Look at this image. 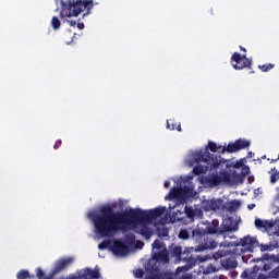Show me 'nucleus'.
I'll list each match as a JSON object with an SVG mask.
<instances>
[{
    "label": "nucleus",
    "mask_w": 279,
    "mask_h": 279,
    "mask_svg": "<svg viewBox=\"0 0 279 279\" xmlns=\"http://www.w3.org/2000/svg\"><path fill=\"white\" fill-rule=\"evenodd\" d=\"M223 199L218 198V199H210L204 203V210L206 213H209V210H223Z\"/></svg>",
    "instance_id": "15"
},
{
    "label": "nucleus",
    "mask_w": 279,
    "mask_h": 279,
    "mask_svg": "<svg viewBox=\"0 0 279 279\" xmlns=\"http://www.w3.org/2000/svg\"><path fill=\"white\" fill-rule=\"evenodd\" d=\"M111 252L116 256H128L130 254V247L123 242V240H114L111 246Z\"/></svg>",
    "instance_id": "12"
},
{
    "label": "nucleus",
    "mask_w": 279,
    "mask_h": 279,
    "mask_svg": "<svg viewBox=\"0 0 279 279\" xmlns=\"http://www.w3.org/2000/svg\"><path fill=\"white\" fill-rule=\"evenodd\" d=\"M270 278L272 279H279V266L272 269L269 274Z\"/></svg>",
    "instance_id": "28"
},
{
    "label": "nucleus",
    "mask_w": 279,
    "mask_h": 279,
    "mask_svg": "<svg viewBox=\"0 0 279 279\" xmlns=\"http://www.w3.org/2000/svg\"><path fill=\"white\" fill-rule=\"evenodd\" d=\"M228 254V251L221 250V251H217L213 254V258L214 260H223V257Z\"/></svg>",
    "instance_id": "22"
},
{
    "label": "nucleus",
    "mask_w": 279,
    "mask_h": 279,
    "mask_svg": "<svg viewBox=\"0 0 279 279\" xmlns=\"http://www.w3.org/2000/svg\"><path fill=\"white\" fill-rule=\"evenodd\" d=\"M255 228L260 232H267L268 236H279V230L274 229V220L256 218Z\"/></svg>",
    "instance_id": "10"
},
{
    "label": "nucleus",
    "mask_w": 279,
    "mask_h": 279,
    "mask_svg": "<svg viewBox=\"0 0 279 279\" xmlns=\"http://www.w3.org/2000/svg\"><path fill=\"white\" fill-rule=\"evenodd\" d=\"M257 267H258V269H260L262 274L264 271H269V269H271V266L269 264L259 265Z\"/></svg>",
    "instance_id": "31"
},
{
    "label": "nucleus",
    "mask_w": 279,
    "mask_h": 279,
    "mask_svg": "<svg viewBox=\"0 0 279 279\" xmlns=\"http://www.w3.org/2000/svg\"><path fill=\"white\" fill-rule=\"evenodd\" d=\"M138 234L144 236L145 239L149 240L151 236H154V231H151V228H149L147 225L142 223L138 229Z\"/></svg>",
    "instance_id": "16"
},
{
    "label": "nucleus",
    "mask_w": 279,
    "mask_h": 279,
    "mask_svg": "<svg viewBox=\"0 0 279 279\" xmlns=\"http://www.w3.org/2000/svg\"><path fill=\"white\" fill-rule=\"evenodd\" d=\"M236 256H241V253L234 248L232 252H228L222 259H220V265L226 271H231V269H236L239 267V262Z\"/></svg>",
    "instance_id": "7"
},
{
    "label": "nucleus",
    "mask_w": 279,
    "mask_h": 279,
    "mask_svg": "<svg viewBox=\"0 0 279 279\" xmlns=\"http://www.w3.org/2000/svg\"><path fill=\"white\" fill-rule=\"evenodd\" d=\"M154 250H167L165 247V242H162L160 240H155L153 243V254H154Z\"/></svg>",
    "instance_id": "23"
},
{
    "label": "nucleus",
    "mask_w": 279,
    "mask_h": 279,
    "mask_svg": "<svg viewBox=\"0 0 279 279\" xmlns=\"http://www.w3.org/2000/svg\"><path fill=\"white\" fill-rule=\"evenodd\" d=\"M259 243L258 240L252 235H246L240 240L238 244H235L236 252H240L239 254H243V252H254L256 247H258Z\"/></svg>",
    "instance_id": "6"
},
{
    "label": "nucleus",
    "mask_w": 279,
    "mask_h": 279,
    "mask_svg": "<svg viewBox=\"0 0 279 279\" xmlns=\"http://www.w3.org/2000/svg\"><path fill=\"white\" fill-rule=\"evenodd\" d=\"M76 34H74L73 38H75Z\"/></svg>",
    "instance_id": "53"
},
{
    "label": "nucleus",
    "mask_w": 279,
    "mask_h": 279,
    "mask_svg": "<svg viewBox=\"0 0 279 279\" xmlns=\"http://www.w3.org/2000/svg\"><path fill=\"white\" fill-rule=\"evenodd\" d=\"M60 145H62V141L58 140V141L54 143L53 148H54V149H60Z\"/></svg>",
    "instance_id": "40"
},
{
    "label": "nucleus",
    "mask_w": 279,
    "mask_h": 279,
    "mask_svg": "<svg viewBox=\"0 0 279 279\" xmlns=\"http://www.w3.org/2000/svg\"><path fill=\"white\" fill-rule=\"evenodd\" d=\"M16 278L17 279H29V278H34V275H29L28 270L22 269L16 274Z\"/></svg>",
    "instance_id": "21"
},
{
    "label": "nucleus",
    "mask_w": 279,
    "mask_h": 279,
    "mask_svg": "<svg viewBox=\"0 0 279 279\" xmlns=\"http://www.w3.org/2000/svg\"><path fill=\"white\" fill-rule=\"evenodd\" d=\"M275 202H278V204H279V194L276 195Z\"/></svg>",
    "instance_id": "48"
},
{
    "label": "nucleus",
    "mask_w": 279,
    "mask_h": 279,
    "mask_svg": "<svg viewBox=\"0 0 279 279\" xmlns=\"http://www.w3.org/2000/svg\"><path fill=\"white\" fill-rule=\"evenodd\" d=\"M71 263H73V257L71 258Z\"/></svg>",
    "instance_id": "52"
},
{
    "label": "nucleus",
    "mask_w": 279,
    "mask_h": 279,
    "mask_svg": "<svg viewBox=\"0 0 279 279\" xmlns=\"http://www.w3.org/2000/svg\"><path fill=\"white\" fill-rule=\"evenodd\" d=\"M112 242H110V240H104L99 245H98V250H108V247H112Z\"/></svg>",
    "instance_id": "25"
},
{
    "label": "nucleus",
    "mask_w": 279,
    "mask_h": 279,
    "mask_svg": "<svg viewBox=\"0 0 279 279\" xmlns=\"http://www.w3.org/2000/svg\"><path fill=\"white\" fill-rule=\"evenodd\" d=\"M168 234H169V231L167 229H162L161 232L158 231L159 236H168Z\"/></svg>",
    "instance_id": "37"
},
{
    "label": "nucleus",
    "mask_w": 279,
    "mask_h": 279,
    "mask_svg": "<svg viewBox=\"0 0 279 279\" xmlns=\"http://www.w3.org/2000/svg\"><path fill=\"white\" fill-rule=\"evenodd\" d=\"M221 149H223V147L217 146V143L209 142L207 148L194 153L193 158L196 161V166L193 168L194 175H204V173H208V171L219 169L221 162H226V160L221 159L220 156L218 157L217 155L210 154V150L214 154L217 151L221 154Z\"/></svg>",
    "instance_id": "3"
},
{
    "label": "nucleus",
    "mask_w": 279,
    "mask_h": 279,
    "mask_svg": "<svg viewBox=\"0 0 279 279\" xmlns=\"http://www.w3.org/2000/svg\"><path fill=\"white\" fill-rule=\"evenodd\" d=\"M214 271H217V268H215L213 265H209L207 266V269L204 270V274H214Z\"/></svg>",
    "instance_id": "32"
},
{
    "label": "nucleus",
    "mask_w": 279,
    "mask_h": 279,
    "mask_svg": "<svg viewBox=\"0 0 279 279\" xmlns=\"http://www.w3.org/2000/svg\"><path fill=\"white\" fill-rule=\"evenodd\" d=\"M166 210L167 207H156L148 211L141 208L130 209V211H114V206L105 205L99 208V211H89L87 217L94 223L96 234L106 239L114 236L117 232L125 230L132 223H151L165 215Z\"/></svg>",
    "instance_id": "1"
},
{
    "label": "nucleus",
    "mask_w": 279,
    "mask_h": 279,
    "mask_svg": "<svg viewBox=\"0 0 279 279\" xmlns=\"http://www.w3.org/2000/svg\"><path fill=\"white\" fill-rule=\"evenodd\" d=\"M101 275L99 274V268H86L82 270L77 277L72 276L71 279H99Z\"/></svg>",
    "instance_id": "14"
},
{
    "label": "nucleus",
    "mask_w": 279,
    "mask_h": 279,
    "mask_svg": "<svg viewBox=\"0 0 279 279\" xmlns=\"http://www.w3.org/2000/svg\"><path fill=\"white\" fill-rule=\"evenodd\" d=\"M274 64L268 63V64H263L259 65L260 71H263V73H267V71H271V69H274Z\"/></svg>",
    "instance_id": "26"
},
{
    "label": "nucleus",
    "mask_w": 279,
    "mask_h": 279,
    "mask_svg": "<svg viewBox=\"0 0 279 279\" xmlns=\"http://www.w3.org/2000/svg\"><path fill=\"white\" fill-rule=\"evenodd\" d=\"M270 175V182L271 184H276L279 180V171L276 168H271L270 171H268Z\"/></svg>",
    "instance_id": "20"
},
{
    "label": "nucleus",
    "mask_w": 279,
    "mask_h": 279,
    "mask_svg": "<svg viewBox=\"0 0 279 279\" xmlns=\"http://www.w3.org/2000/svg\"><path fill=\"white\" fill-rule=\"evenodd\" d=\"M126 241H128V243H134V241H136V238L134 236V235H129V236H126Z\"/></svg>",
    "instance_id": "38"
},
{
    "label": "nucleus",
    "mask_w": 279,
    "mask_h": 279,
    "mask_svg": "<svg viewBox=\"0 0 279 279\" xmlns=\"http://www.w3.org/2000/svg\"><path fill=\"white\" fill-rule=\"evenodd\" d=\"M277 161H278V158H277V159H275V160H274V159L271 160V162H277Z\"/></svg>",
    "instance_id": "51"
},
{
    "label": "nucleus",
    "mask_w": 279,
    "mask_h": 279,
    "mask_svg": "<svg viewBox=\"0 0 279 279\" xmlns=\"http://www.w3.org/2000/svg\"><path fill=\"white\" fill-rule=\"evenodd\" d=\"M191 238V233H189V230L181 229L179 232V239H182L183 241H186V239Z\"/></svg>",
    "instance_id": "24"
},
{
    "label": "nucleus",
    "mask_w": 279,
    "mask_h": 279,
    "mask_svg": "<svg viewBox=\"0 0 279 279\" xmlns=\"http://www.w3.org/2000/svg\"><path fill=\"white\" fill-rule=\"evenodd\" d=\"M252 145V142L243 138L236 140L234 143H229L228 146H223L220 150V154H236V151H241V149H247Z\"/></svg>",
    "instance_id": "11"
},
{
    "label": "nucleus",
    "mask_w": 279,
    "mask_h": 279,
    "mask_svg": "<svg viewBox=\"0 0 279 279\" xmlns=\"http://www.w3.org/2000/svg\"><path fill=\"white\" fill-rule=\"evenodd\" d=\"M163 186H165V189H169V186H171V182L165 181Z\"/></svg>",
    "instance_id": "43"
},
{
    "label": "nucleus",
    "mask_w": 279,
    "mask_h": 279,
    "mask_svg": "<svg viewBox=\"0 0 279 279\" xmlns=\"http://www.w3.org/2000/svg\"><path fill=\"white\" fill-rule=\"evenodd\" d=\"M260 252H274V250H278L279 243L278 241L270 242L268 244H259L258 245Z\"/></svg>",
    "instance_id": "18"
},
{
    "label": "nucleus",
    "mask_w": 279,
    "mask_h": 279,
    "mask_svg": "<svg viewBox=\"0 0 279 279\" xmlns=\"http://www.w3.org/2000/svg\"><path fill=\"white\" fill-rule=\"evenodd\" d=\"M72 14L71 16H80L81 12L86 10V13L83 16H88L90 10L95 8L93 0H72L71 1Z\"/></svg>",
    "instance_id": "5"
},
{
    "label": "nucleus",
    "mask_w": 279,
    "mask_h": 279,
    "mask_svg": "<svg viewBox=\"0 0 279 279\" xmlns=\"http://www.w3.org/2000/svg\"><path fill=\"white\" fill-rule=\"evenodd\" d=\"M248 210H254V208H256L255 204H250L247 205Z\"/></svg>",
    "instance_id": "44"
},
{
    "label": "nucleus",
    "mask_w": 279,
    "mask_h": 279,
    "mask_svg": "<svg viewBox=\"0 0 279 279\" xmlns=\"http://www.w3.org/2000/svg\"><path fill=\"white\" fill-rule=\"evenodd\" d=\"M227 230H228L229 232H232V228H230V227H228Z\"/></svg>",
    "instance_id": "49"
},
{
    "label": "nucleus",
    "mask_w": 279,
    "mask_h": 279,
    "mask_svg": "<svg viewBox=\"0 0 279 279\" xmlns=\"http://www.w3.org/2000/svg\"><path fill=\"white\" fill-rule=\"evenodd\" d=\"M168 130H177L178 132H182V125L178 123L174 119H170L167 121Z\"/></svg>",
    "instance_id": "19"
},
{
    "label": "nucleus",
    "mask_w": 279,
    "mask_h": 279,
    "mask_svg": "<svg viewBox=\"0 0 279 279\" xmlns=\"http://www.w3.org/2000/svg\"><path fill=\"white\" fill-rule=\"evenodd\" d=\"M235 169H240V167H243V162L242 161H238L234 163L233 166Z\"/></svg>",
    "instance_id": "42"
},
{
    "label": "nucleus",
    "mask_w": 279,
    "mask_h": 279,
    "mask_svg": "<svg viewBox=\"0 0 279 279\" xmlns=\"http://www.w3.org/2000/svg\"><path fill=\"white\" fill-rule=\"evenodd\" d=\"M242 175H243V178L245 175H250V168L247 166H243V168H242Z\"/></svg>",
    "instance_id": "34"
},
{
    "label": "nucleus",
    "mask_w": 279,
    "mask_h": 279,
    "mask_svg": "<svg viewBox=\"0 0 279 279\" xmlns=\"http://www.w3.org/2000/svg\"><path fill=\"white\" fill-rule=\"evenodd\" d=\"M242 260H243V263H254V258H252V256H250L247 258L245 255H243Z\"/></svg>",
    "instance_id": "36"
},
{
    "label": "nucleus",
    "mask_w": 279,
    "mask_h": 279,
    "mask_svg": "<svg viewBox=\"0 0 279 279\" xmlns=\"http://www.w3.org/2000/svg\"><path fill=\"white\" fill-rule=\"evenodd\" d=\"M241 203L239 201H231L222 206V210H227V213H235L239 210Z\"/></svg>",
    "instance_id": "17"
},
{
    "label": "nucleus",
    "mask_w": 279,
    "mask_h": 279,
    "mask_svg": "<svg viewBox=\"0 0 279 279\" xmlns=\"http://www.w3.org/2000/svg\"><path fill=\"white\" fill-rule=\"evenodd\" d=\"M160 263H169V251L167 248L153 253V258L147 263L144 279H165V272L160 271Z\"/></svg>",
    "instance_id": "4"
},
{
    "label": "nucleus",
    "mask_w": 279,
    "mask_h": 279,
    "mask_svg": "<svg viewBox=\"0 0 279 279\" xmlns=\"http://www.w3.org/2000/svg\"><path fill=\"white\" fill-rule=\"evenodd\" d=\"M179 194H180V190L178 187H173L171 190L172 197H178Z\"/></svg>",
    "instance_id": "35"
},
{
    "label": "nucleus",
    "mask_w": 279,
    "mask_h": 279,
    "mask_svg": "<svg viewBox=\"0 0 279 279\" xmlns=\"http://www.w3.org/2000/svg\"><path fill=\"white\" fill-rule=\"evenodd\" d=\"M241 276L245 279H267V276L260 271L258 265L253 266L252 269H245Z\"/></svg>",
    "instance_id": "13"
},
{
    "label": "nucleus",
    "mask_w": 279,
    "mask_h": 279,
    "mask_svg": "<svg viewBox=\"0 0 279 279\" xmlns=\"http://www.w3.org/2000/svg\"><path fill=\"white\" fill-rule=\"evenodd\" d=\"M240 51H244V53H246L247 49H245L243 46H240Z\"/></svg>",
    "instance_id": "47"
},
{
    "label": "nucleus",
    "mask_w": 279,
    "mask_h": 279,
    "mask_svg": "<svg viewBox=\"0 0 279 279\" xmlns=\"http://www.w3.org/2000/svg\"><path fill=\"white\" fill-rule=\"evenodd\" d=\"M133 275L135 278L141 279V278H143V276H145V271L141 268H137L133 271Z\"/></svg>",
    "instance_id": "27"
},
{
    "label": "nucleus",
    "mask_w": 279,
    "mask_h": 279,
    "mask_svg": "<svg viewBox=\"0 0 279 279\" xmlns=\"http://www.w3.org/2000/svg\"><path fill=\"white\" fill-rule=\"evenodd\" d=\"M247 180H248V184H252L254 182V175H250Z\"/></svg>",
    "instance_id": "45"
},
{
    "label": "nucleus",
    "mask_w": 279,
    "mask_h": 279,
    "mask_svg": "<svg viewBox=\"0 0 279 279\" xmlns=\"http://www.w3.org/2000/svg\"><path fill=\"white\" fill-rule=\"evenodd\" d=\"M205 227H196L192 230L191 239L197 245L195 247H185L182 250V246H174L172 248V256L178 260H183L184 263L191 260V253L193 252H205V250H215L217 248V242L210 236V234H217L219 230L217 226L208 222L204 225Z\"/></svg>",
    "instance_id": "2"
},
{
    "label": "nucleus",
    "mask_w": 279,
    "mask_h": 279,
    "mask_svg": "<svg viewBox=\"0 0 279 279\" xmlns=\"http://www.w3.org/2000/svg\"><path fill=\"white\" fill-rule=\"evenodd\" d=\"M248 157L252 158V151L248 153Z\"/></svg>",
    "instance_id": "50"
},
{
    "label": "nucleus",
    "mask_w": 279,
    "mask_h": 279,
    "mask_svg": "<svg viewBox=\"0 0 279 279\" xmlns=\"http://www.w3.org/2000/svg\"><path fill=\"white\" fill-rule=\"evenodd\" d=\"M274 223V230H279V218L276 220H272Z\"/></svg>",
    "instance_id": "39"
},
{
    "label": "nucleus",
    "mask_w": 279,
    "mask_h": 279,
    "mask_svg": "<svg viewBox=\"0 0 279 279\" xmlns=\"http://www.w3.org/2000/svg\"><path fill=\"white\" fill-rule=\"evenodd\" d=\"M143 245H145L142 241L136 242L137 250H143Z\"/></svg>",
    "instance_id": "41"
},
{
    "label": "nucleus",
    "mask_w": 279,
    "mask_h": 279,
    "mask_svg": "<svg viewBox=\"0 0 279 279\" xmlns=\"http://www.w3.org/2000/svg\"><path fill=\"white\" fill-rule=\"evenodd\" d=\"M75 25H76V27L78 28V29H84V23L83 22H75V21H71V27H75Z\"/></svg>",
    "instance_id": "30"
},
{
    "label": "nucleus",
    "mask_w": 279,
    "mask_h": 279,
    "mask_svg": "<svg viewBox=\"0 0 279 279\" xmlns=\"http://www.w3.org/2000/svg\"><path fill=\"white\" fill-rule=\"evenodd\" d=\"M232 182V174L230 172L222 170L220 174H211L206 179V183L209 186H219V184H230Z\"/></svg>",
    "instance_id": "8"
},
{
    "label": "nucleus",
    "mask_w": 279,
    "mask_h": 279,
    "mask_svg": "<svg viewBox=\"0 0 279 279\" xmlns=\"http://www.w3.org/2000/svg\"><path fill=\"white\" fill-rule=\"evenodd\" d=\"M231 64L233 69H235L236 71H241L243 69H250L252 66V61L247 59V54L234 52L231 56Z\"/></svg>",
    "instance_id": "9"
},
{
    "label": "nucleus",
    "mask_w": 279,
    "mask_h": 279,
    "mask_svg": "<svg viewBox=\"0 0 279 279\" xmlns=\"http://www.w3.org/2000/svg\"><path fill=\"white\" fill-rule=\"evenodd\" d=\"M185 213H186V216L190 218V219H193L195 217V210H193V208L191 207H186L185 208Z\"/></svg>",
    "instance_id": "29"
},
{
    "label": "nucleus",
    "mask_w": 279,
    "mask_h": 279,
    "mask_svg": "<svg viewBox=\"0 0 279 279\" xmlns=\"http://www.w3.org/2000/svg\"><path fill=\"white\" fill-rule=\"evenodd\" d=\"M232 178L234 180H236L238 182H242V180H243V175H241V174H239L236 172H232Z\"/></svg>",
    "instance_id": "33"
},
{
    "label": "nucleus",
    "mask_w": 279,
    "mask_h": 279,
    "mask_svg": "<svg viewBox=\"0 0 279 279\" xmlns=\"http://www.w3.org/2000/svg\"><path fill=\"white\" fill-rule=\"evenodd\" d=\"M262 158H266V156H263Z\"/></svg>",
    "instance_id": "54"
},
{
    "label": "nucleus",
    "mask_w": 279,
    "mask_h": 279,
    "mask_svg": "<svg viewBox=\"0 0 279 279\" xmlns=\"http://www.w3.org/2000/svg\"><path fill=\"white\" fill-rule=\"evenodd\" d=\"M214 279H228V277L223 275L216 276Z\"/></svg>",
    "instance_id": "46"
}]
</instances>
